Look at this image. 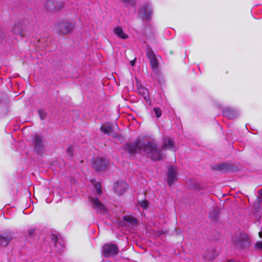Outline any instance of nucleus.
Here are the masks:
<instances>
[{
    "instance_id": "obj_11",
    "label": "nucleus",
    "mask_w": 262,
    "mask_h": 262,
    "mask_svg": "<svg viewBox=\"0 0 262 262\" xmlns=\"http://www.w3.org/2000/svg\"><path fill=\"white\" fill-rule=\"evenodd\" d=\"M45 7L48 11H57L62 8V5L59 2L49 1L46 2Z\"/></svg>"
},
{
    "instance_id": "obj_30",
    "label": "nucleus",
    "mask_w": 262,
    "mask_h": 262,
    "mask_svg": "<svg viewBox=\"0 0 262 262\" xmlns=\"http://www.w3.org/2000/svg\"><path fill=\"white\" fill-rule=\"evenodd\" d=\"M67 152L68 153V154H69L71 156H72L73 155V147L72 146H69L68 148V149H67Z\"/></svg>"
},
{
    "instance_id": "obj_35",
    "label": "nucleus",
    "mask_w": 262,
    "mask_h": 262,
    "mask_svg": "<svg viewBox=\"0 0 262 262\" xmlns=\"http://www.w3.org/2000/svg\"><path fill=\"white\" fill-rule=\"evenodd\" d=\"M259 194L261 196H262V189L259 190Z\"/></svg>"
},
{
    "instance_id": "obj_8",
    "label": "nucleus",
    "mask_w": 262,
    "mask_h": 262,
    "mask_svg": "<svg viewBox=\"0 0 262 262\" xmlns=\"http://www.w3.org/2000/svg\"><path fill=\"white\" fill-rule=\"evenodd\" d=\"M146 55L149 61L152 70L155 72H158L159 63L156 56L152 49H148L146 51Z\"/></svg>"
},
{
    "instance_id": "obj_20",
    "label": "nucleus",
    "mask_w": 262,
    "mask_h": 262,
    "mask_svg": "<svg viewBox=\"0 0 262 262\" xmlns=\"http://www.w3.org/2000/svg\"><path fill=\"white\" fill-rule=\"evenodd\" d=\"M223 116L229 119H232L235 117L236 115V112L230 108H226L223 111Z\"/></svg>"
},
{
    "instance_id": "obj_1",
    "label": "nucleus",
    "mask_w": 262,
    "mask_h": 262,
    "mask_svg": "<svg viewBox=\"0 0 262 262\" xmlns=\"http://www.w3.org/2000/svg\"><path fill=\"white\" fill-rule=\"evenodd\" d=\"M143 150L149 155L152 160L159 161L163 158L162 151L159 149L158 144L155 142H146L143 145Z\"/></svg>"
},
{
    "instance_id": "obj_18",
    "label": "nucleus",
    "mask_w": 262,
    "mask_h": 262,
    "mask_svg": "<svg viewBox=\"0 0 262 262\" xmlns=\"http://www.w3.org/2000/svg\"><path fill=\"white\" fill-rule=\"evenodd\" d=\"M12 239L11 235L9 233L0 234V245L7 246Z\"/></svg>"
},
{
    "instance_id": "obj_33",
    "label": "nucleus",
    "mask_w": 262,
    "mask_h": 262,
    "mask_svg": "<svg viewBox=\"0 0 262 262\" xmlns=\"http://www.w3.org/2000/svg\"><path fill=\"white\" fill-rule=\"evenodd\" d=\"M127 53H128V54H133V52L130 50H128V51L125 52V54H126Z\"/></svg>"
},
{
    "instance_id": "obj_36",
    "label": "nucleus",
    "mask_w": 262,
    "mask_h": 262,
    "mask_svg": "<svg viewBox=\"0 0 262 262\" xmlns=\"http://www.w3.org/2000/svg\"><path fill=\"white\" fill-rule=\"evenodd\" d=\"M227 262H234V261L232 260H229L227 261Z\"/></svg>"
},
{
    "instance_id": "obj_25",
    "label": "nucleus",
    "mask_w": 262,
    "mask_h": 262,
    "mask_svg": "<svg viewBox=\"0 0 262 262\" xmlns=\"http://www.w3.org/2000/svg\"><path fill=\"white\" fill-rule=\"evenodd\" d=\"M153 111L155 113V115L157 118H160L162 115V111L159 107H154Z\"/></svg>"
},
{
    "instance_id": "obj_5",
    "label": "nucleus",
    "mask_w": 262,
    "mask_h": 262,
    "mask_svg": "<svg viewBox=\"0 0 262 262\" xmlns=\"http://www.w3.org/2000/svg\"><path fill=\"white\" fill-rule=\"evenodd\" d=\"M211 169L213 170L219 171L222 173L234 172L238 169L236 166L226 163L213 165Z\"/></svg>"
},
{
    "instance_id": "obj_15",
    "label": "nucleus",
    "mask_w": 262,
    "mask_h": 262,
    "mask_svg": "<svg viewBox=\"0 0 262 262\" xmlns=\"http://www.w3.org/2000/svg\"><path fill=\"white\" fill-rule=\"evenodd\" d=\"M12 32L15 35L21 37H25L24 33V26L21 23L18 22L14 24L12 27Z\"/></svg>"
},
{
    "instance_id": "obj_2",
    "label": "nucleus",
    "mask_w": 262,
    "mask_h": 262,
    "mask_svg": "<svg viewBox=\"0 0 262 262\" xmlns=\"http://www.w3.org/2000/svg\"><path fill=\"white\" fill-rule=\"evenodd\" d=\"M251 238L245 232H242L238 235H235L232 238L234 245L240 248H248L251 245Z\"/></svg>"
},
{
    "instance_id": "obj_16",
    "label": "nucleus",
    "mask_w": 262,
    "mask_h": 262,
    "mask_svg": "<svg viewBox=\"0 0 262 262\" xmlns=\"http://www.w3.org/2000/svg\"><path fill=\"white\" fill-rule=\"evenodd\" d=\"M176 173L173 166H170L167 172V183L170 186L175 181Z\"/></svg>"
},
{
    "instance_id": "obj_6",
    "label": "nucleus",
    "mask_w": 262,
    "mask_h": 262,
    "mask_svg": "<svg viewBox=\"0 0 262 262\" xmlns=\"http://www.w3.org/2000/svg\"><path fill=\"white\" fill-rule=\"evenodd\" d=\"M103 255L105 257L114 256L118 254V246L113 243H107L103 246Z\"/></svg>"
},
{
    "instance_id": "obj_9",
    "label": "nucleus",
    "mask_w": 262,
    "mask_h": 262,
    "mask_svg": "<svg viewBox=\"0 0 262 262\" xmlns=\"http://www.w3.org/2000/svg\"><path fill=\"white\" fill-rule=\"evenodd\" d=\"M128 188V184L124 181H117L114 184L113 189L118 195L123 194Z\"/></svg>"
},
{
    "instance_id": "obj_38",
    "label": "nucleus",
    "mask_w": 262,
    "mask_h": 262,
    "mask_svg": "<svg viewBox=\"0 0 262 262\" xmlns=\"http://www.w3.org/2000/svg\"><path fill=\"white\" fill-rule=\"evenodd\" d=\"M116 127L117 128H118V126L116 124Z\"/></svg>"
},
{
    "instance_id": "obj_28",
    "label": "nucleus",
    "mask_w": 262,
    "mask_h": 262,
    "mask_svg": "<svg viewBox=\"0 0 262 262\" xmlns=\"http://www.w3.org/2000/svg\"><path fill=\"white\" fill-rule=\"evenodd\" d=\"M52 242L54 244L55 246H56L58 242V236L56 235H52Z\"/></svg>"
},
{
    "instance_id": "obj_29",
    "label": "nucleus",
    "mask_w": 262,
    "mask_h": 262,
    "mask_svg": "<svg viewBox=\"0 0 262 262\" xmlns=\"http://www.w3.org/2000/svg\"><path fill=\"white\" fill-rule=\"evenodd\" d=\"M210 217L213 220H217L218 219L217 213L215 211H212L210 213Z\"/></svg>"
},
{
    "instance_id": "obj_24",
    "label": "nucleus",
    "mask_w": 262,
    "mask_h": 262,
    "mask_svg": "<svg viewBox=\"0 0 262 262\" xmlns=\"http://www.w3.org/2000/svg\"><path fill=\"white\" fill-rule=\"evenodd\" d=\"M140 205L143 209H146L149 206V203L146 200H143L140 202Z\"/></svg>"
},
{
    "instance_id": "obj_10",
    "label": "nucleus",
    "mask_w": 262,
    "mask_h": 262,
    "mask_svg": "<svg viewBox=\"0 0 262 262\" xmlns=\"http://www.w3.org/2000/svg\"><path fill=\"white\" fill-rule=\"evenodd\" d=\"M175 143L174 141L169 137H165L163 138V143L161 149L164 150H173L174 149Z\"/></svg>"
},
{
    "instance_id": "obj_13",
    "label": "nucleus",
    "mask_w": 262,
    "mask_h": 262,
    "mask_svg": "<svg viewBox=\"0 0 262 262\" xmlns=\"http://www.w3.org/2000/svg\"><path fill=\"white\" fill-rule=\"evenodd\" d=\"M100 129L101 132L109 136L116 137L117 133L115 132V127L111 124H108L101 126Z\"/></svg>"
},
{
    "instance_id": "obj_4",
    "label": "nucleus",
    "mask_w": 262,
    "mask_h": 262,
    "mask_svg": "<svg viewBox=\"0 0 262 262\" xmlns=\"http://www.w3.org/2000/svg\"><path fill=\"white\" fill-rule=\"evenodd\" d=\"M140 143V139L137 138L134 142L127 143L125 144L126 149L130 155H135L143 150V145L141 146Z\"/></svg>"
},
{
    "instance_id": "obj_7",
    "label": "nucleus",
    "mask_w": 262,
    "mask_h": 262,
    "mask_svg": "<svg viewBox=\"0 0 262 262\" xmlns=\"http://www.w3.org/2000/svg\"><path fill=\"white\" fill-rule=\"evenodd\" d=\"M93 168L97 171H101L106 169L108 162L101 157H97L92 162Z\"/></svg>"
},
{
    "instance_id": "obj_19",
    "label": "nucleus",
    "mask_w": 262,
    "mask_h": 262,
    "mask_svg": "<svg viewBox=\"0 0 262 262\" xmlns=\"http://www.w3.org/2000/svg\"><path fill=\"white\" fill-rule=\"evenodd\" d=\"M138 93L141 95L142 96H143L144 99L146 101L148 102L149 101L150 98L148 93V90L146 88L140 86L138 87Z\"/></svg>"
},
{
    "instance_id": "obj_23",
    "label": "nucleus",
    "mask_w": 262,
    "mask_h": 262,
    "mask_svg": "<svg viewBox=\"0 0 262 262\" xmlns=\"http://www.w3.org/2000/svg\"><path fill=\"white\" fill-rule=\"evenodd\" d=\"M125 6L133 5L135 0H120Z\"/></svg>"
},
{
    "instance_id": "obj_21",
    "label": "nucleus",
    "mask_w": 262,
    "mask_h": 262,
    "mask_svg": "<svg viewBox=\"0 0 262 262\" xmlns=\"http://www.w3.org/2000/svg\"><path fill=\"white\" fill-rule=\"evenodd\" d=\"M140 13L142 14L144 17L147 19H149L151 14V11L149 9L148 5H145L140 10Z\"/></svg>"
},
{
    "instance_id": "obj_39",
    "label": "nucleus",
    "mask_w": 262,
    "mask_h": 262,
    "mask_svg": "<svg viewBox=\"0 0 262 262\" xmlns=\"http://www.w3.org/2000/svg\"><path fill=\"white\" fill-rule=\"evenodd\" d=\"M261 262H262V261H261Z\"/></svg>"
},
{
    "instance_id": "obj_31",
    "label": "nucleus",
    "mask_w": 262,
    "mask_h": 262,
    "mask_svg": "<svg viewBox=\"0 0 262 262\" xmlns=\"http://www.w3.org/2000/svg\"><path fill=\"white\" fill-rule=\"evenodd\" d=\"M96 189H97V192L98 194L101 193L102 190L101 189V187H100V185H99V186H96Z\"/></svg>"
},
{
    "instance_id": "obj_3",
    "label": "nucleus",
    "mask_w": 262,
    "mask_h": 262,
    "mask_svg": "<svg viewBox=\"0 0 262 262\" xmlns=\"http://www.w3.org/2000/svg\"><path fill=\"white\" fill-rule=\"evenodd\" d=\"M74 27V24L72 22L62 20L57 24L56 29L59 34L65 35L71 33Z\"/></svg>"
},
{
    "instance_id": "obj_12",
    "label": "nucleus",
    "mask_w": 262,
    "mask_h": 262,
    "mask_svg": "<svg viewBox=\"0 0 262 262\" xmlns=\"http://www.w3.org/2000/svg\"><path fill=\"white\" fill-rule=\"evenodd\" d=\"M89 200L93 205V207L95 209L99 211H104L106 210L104 205L100 201L99 199L97 197H89Z\"/></svg>"
},
{
    "instance_id": "obj_34",
    "label": "nucleus",
    "mask_w": 262,
    "mask_h": 262,
    "mask_svg": "<svg viewBox=\"0 0 262 262\" xmlns=\"http://www.w3.org/2000/svg\"><path fill=\"white\" fill-rule=\"evenodd\" d=\"M258 235H259V237H260V238L262 237V231H260L258 233Z\"/></svg>"
},
{
    "instance_id": "obj_26",
    "label": "nucleus",
    "mask_w": 262,
    "mask_h": 262,
    "mask_svg": "<svg viewBox=\"0 0 262 262\" xmlns=\"http://www.w3.org/2000/svg\"><path fill=\"white\" fill-rule=\"evenodd\" d=\"M254 248L257 250L262 251V241L257 242L254 245Z\"/></svg>"
},
{
    "instance_id": "obj_14",
    "label": "nucleus",
    "mask_w": 262,
    "mask_h": 262,
    "mask_svg": "<svg viewBox=\"0 0 262 262\" xmlns=\"http://www.w3.org/2000/svg\"><path fill=\"white\" fill-rule=\"evenodd\" d=\"M34 149L38 154H40L42 151L43 145L42 143V138L41 136L37 135L34 139Z\"/></svg>"
},
{
    "instance_id": "obj_32",
    "label": "nucleus",
    "mask_w": 262,
    "mask_h": 262,
    "mask_svg": "<svg viewBox=\"0 0 262 262\" xmlns=\"http://www.w3.org/2000/svg\"><path fill=\"white\" fill-rule=\"evenodd\" d=\"M136 58L134 57V58L133 60H131L130 61V63L132 66H134L135 64V61H136Z\"/></svg>"
},
{
    "instance_id": "obj_37",
    "label": "nucleus",
    "mask_w": 262,
    "mask_h": 262,
    "mask_svg": "<svg viewBox=\"0 0 262 262\" xmlns=\"http://www.w3.org/2000/svg\"><path fill=\"white\" fill-rule=\"evenodd\" d=\"M41 119L42 120L43 119V116H41Z\"/></svg>"
},
{
    "instance_id": "obj_17",
    "label": "nucleus",
    "mask_w": 262,
    "mask_h": 262,
    "mask_svg": "<svg viewBox=\"0 0 262 262\" xmlns=\"http://www.w3.org/2000/svg\"><path fill=\"white\" fill-rule=\"evenodd\" d=\"M114 34L119 38L126 39L128 38V35L126 34L120 26H117L114 29Z\"/></svg>"
},
{
    "instance_id": "obj_27",
    "label": "nucleus",
    "mask_w": 262,
    "mask_h": 262,
    "mask_svg": "<svg viewBox=\"0 0 262 262\" xmlns=\"http://www.w3.org/2000/svg\"><path fill=\"white\" fill-rule=\"evenodd\" d=\"M35 229L34 228H29L28 230V234L30 237H33L34 235Z\"/></svg>"
},
{
    "instance_id": "obj_22",
    "label": "nucleus",
    "mask_w": 262,
    "mask_h": 262,
    "mask_svg": "<svg viewBox=\"0 0 262 262\" xmlns=\"http://www.w3.org/2000/svg\"><path fill=\"white\" fill-rule=\"evenodd\" d=\"M123 220L132 225L137 224V220L132 215H125Z\"/></svg>"
}]
</instances>
